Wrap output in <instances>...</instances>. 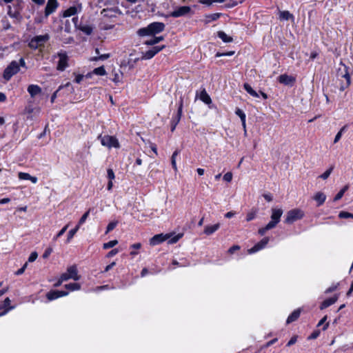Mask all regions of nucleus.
Wrapping results in <instances>:
<instances>
[{"label":"nucleus","mask_w":353,"mask_h":353,"mask_svg":"<svg viewBox=\"0 0 353 353\" xmlns=\"http://www.w3.org/2000/svg\"><path fill=\"white\" fill-rule=\"evenodd\" d=\"M110 57V54H103L99 57H95L91 59V61H97L98 60H105Z\"/></svg>","instance_id":"4c0bfd02"},{"label":"nucleus","mask_w":353,"mask_h":353,"mask_svg":"<svg viewBox=\"0 0 353 353\" xmlns=\"http://www.w3.org/2000/svg\"><path fill=\"white\" fill-rule=\"evenodd\" d=\"M165 24L161 22H153L147 27L138 30L137 34L140 37L152 36L163 32L165 29Z\"/></svg>","instance_id":"f257e3e1"},{"label":"nucleus","mask_w":353,"mask_h":353,"mask_svg":"<svg viewBox=\"0 0 353 353\" xmlns=\"http://www.w3.org/2000/svg\"><path fill=\"white\" fill-rule=\"evenodd\" d=\"M59 3L57 0H48L46 8H45V15L46 17L49 16L52 13H53L57 8H58Z\"/></svg>","instance_id":"ddd939ff"},{"label":"nucleus","mask_w":353,"mask_h":353,"mask_svg":"<svg viewBox=\"0 0 353 353\" xmlns=\"http://www.w3.org/2000/svg\"><path fill=\"white\" fill-rule=\"evenodd\" d=\"M68 228V225H65L58 233L57 234L54 236L53 240L57 241L58 238H59L61 236H62L65 231L67 230Z\"/></svg>","instance_id":"58836bf2"},{"label":"nucleus","mask_w":353,"mask_h":353,"mask_svg":"<svg viewBox=\"0 0 353 353\" xmlns=\"http://www.w3.org/2000/svg\"><path fill=\"white\" fill-rule=\"evenodd\" d=\"M338 300V296L337 295H335L334 297H332V298H330V299H327L326 300H325L321 305L320 306V309L321 310H324L325 308H327V307L332 305V304H334L336 301Z\"/></svg>","instance_id":"4be33fe9"},{"label":"nucleus","mask_w":353,"mask_h":353,"mask_svg":"<svg viewBox=\"0 0 353 353\" xmlns=\"http://www.w3.org/2000/svg\"><path fill=\"white\" fill-rule=\"evenodd\" d=\"M179 154V151L178 150H176L173 152L172 155V158H171V163H172V168H174V170L175 171H177V166H176V158L177 157V155Z\"/></svg>","instance_id":"72a5a7b5"},{"label":"nucleus","mask_w":353,"mask_h":353,"mask_svg":"<svg viewBox=\"0 0 353 353\" xmlns=\"http://www.w3.org/2000/svg\"><path fill=\"white\" fill-rule=\"evenodd\" d=\"M170 236H171V235L169 234H156V235H154L153 237H152L150 239V244L151 245H152V246L159 245V244L161 243L162 242L169 239Z\"/></svg>","instance_id":"9b49d317"},{"label":"nucleus","mask_w":353,"mask_h":353,"mask_svg":"<svg viewBox=\"0 0 353 353\" xmlns=\"http://www.w3.org/2000/svg\"><path fill=\"white\" fill-rule=\"evenodd\" d=\"M107 175L110 181H112L115 178L114 173L113 170L110 168L108 169Z\"/></svg>","instance_id":"3c124183"},{"label":"nucleus","mask_w":353,"mask_h":353,"mask_svg":"<svg viewBox=\"0 0 353 353\" xmlns=\"http://www.w3.org/2000/svg\"><path fill=\"white\" fill-rule=\"evenodd\" d=\"M304 216V212L300 209H293L288 212L285 222L291 224L294 221L302 219Z\"/></svg>","instance_id":"423d86ee"},{"label":"nucleus","mask_w":353,"mask_h":353,"mask_svg":"<svg viewBox=\"0 0 353 353\" xmlns=\"http://www.w3.org/2000/svg\"><path fill=\"white\" fill-rule=\"evenodd\" d=\"M343 68H339L337 76L338 77H343L345 78L346 80V83L344 84H342L340 87V90L343 91L345 89H346L351 83L350 77L347 72V67L345 65L341 64Z\"/></svg>","instance_id":"0eeeda50"},{"label":"nucleus","mask_w":353,"mask_h":353,"mask_svg":"<svg viewBox=\"0 0 353 353\" xmlns=\"http://www.w3.org/2000/svg\"><path fill=\"white\" fill-rule=\"evenodd\" d=\"M220 227L219 223H216L212 225H206L204 229V233L206 235H210L214 233Z\"/></svg>","instance_id":"5701e85b"},{"label":"nucleus","mask_w":353,"mask_h":353,"mask_svg":"<svg viewBox=\"0 0 353 353\" xmlns=\"http://www.w3.org/2000/svg\"><path fill=\"white\" fill-rule=\"evenodd\" d=\"M98 139L101 140V143L102 145L108 147L109 148H119L120 146L117 139L115 138L114 137L109 135H100L99 136Z\"/></svg>","instance_id":"20e7f679"},{"label":"nucleus","mask_w":353,"mask_h":353,"mask_svg":"<svg viewBox=\"0 0 353 353\" xmlns=\"http://www.w3.org/2000/svg\"><path fill=\"white\" fill-rule=\"evenodd\" d=\"M68 294L66 291L51 290L47 293L46 297L49 301L57 299L59 297L65 296Z\"/></svg>","instance_id":"2eb2a0df"},{"label":"nucleus","mask_w":353,"mask_h":353,"mask_svg":"<svg viewBox=\"0 0 353 353\" xmlns=\"http://www.w3.org/2000/svg\"><path fill=\"white\" fill-rule=\"evenodd\" d=\"M19 178L22 180H29L30 174L26 172H19Z\"/></svg>","instance_id":"49530a36"},{"label":"nucleus","mask_w":353,"mask_h":353,"mask_svg":"<svg viewBox=\"0 0 353 353\" xmlns=\"http://www.w3.org/2000/svg\"><path fill=\"white\" fill-rule=\"evenodd\" d=\"M117 221H112V222H110L108 226H107V229H106V232L105 233H108L110 232V231H112V230H114L116 226L117 225Z\"/></svg>","instance_id":"a19ab883"},{"label":"nucleus","mask_w":353,"mask_h":353,"mask_svg":"<svg viewBox=\"0 0 353 353\" xmlns=\"http://www.w3.org/2000/svg\"><path fill=\"white\" fill-rule=\"evenodd\" d=\"M345 128V127H343L340 130V131L336 134L334 140V143H337L340 140V139L341 138V136H342V133L344 131Z\"/></svg>","instance_id":"a18cd8bd"},{"label":"nucleus","mask_w":353,"mask_h":353,"mask_svg":"<svg viewBox=\"0 0 353 353\" xmlns=\"http://www.w3.org/2000/svg\"><path fill=\"white\" fill-rule=\"evenodd\" d=\"M296 340H297L296 336L292 337L290 339V340L288 341L287 346H291V345H294L296 342Z\"/></svg>","instance_id":"680f3d73"},{"label":"nucleus","mask_w":353,"mask_h":353,"mask_svg":"<svg viewBox=\"0 0 353 353\" xmlns=\"http://www.w3.org/2000/svg\"><path fill=\"white\" fill-rule=\"evenodd\" d=\"M57 57L59 58L57 69L59 71H63L68 66V56L65 52H59Z\"/></svg>","instance_id":"6e6552de"},{"label":"nucleus","mask_w":353,"mask_h":353,"mask_svg":"<svg viewBox=\"0 0 353 353\" xmlns=\"http://www.w3.org/2000/svg\"><path fill=\"white\" fill-rule=\"evenodd\" d=\"M313 199L317 202V206H320L325 201L326 195L322 192H318L314 195Z\"/></svg>","instance_id":"aec40b11"},{"label":"nucleus","mask_w":353,"mask_h":353,"mask_svg":"<svg viewBox=\"0 0 353 353\" xmlns=\"http://www.w3.org/2000/svg\"><path fill=\"white\" fill-rule=\"evenodd\" d=\"M117 243H118V241L117 240H112V241H109L108 243H104L103 245V249L107 250V249L113 248Z\"/></svg>","instance_id":"f704fd0d"},{"label":"nucleus","mask_w":353,"mask_h":353,"mask_svg":"<svg viewBox=\"0 0 353 353\" xmlns=\"http://www.w3.org/2000/svg\"><path fill=\"white\" fill-rule=\"evenodd\" d=\"M163 39H164V37L163 36L155 37L153 39L145 41L144 43L147 46H153L154 44L159 43L160 41H163Z\"/></svg>","instance_id":"cd10ccee"},{"label":"nucleus","mask_w":353,"mask_h":353,"mask_svg":"<svg viewBox=\"0 0 353 353\" xmlns=\"http://www.w3.org/2000/svg\"><path fill=\"white\" fill-rule=\"evenodd\" d=\"M92 72H93V74L99 75V76H104L105 74H106V71L103 66H101V67L94 69Z\"/></svg>","instance_id":"473e14b6"},{"label":"nucleus","mask_w":353,"mask_h":353,"mask_svg":"<svg viewBox=\"0 0 353 353\" xmlns=\"http://www.w3.org/2000/svg\"><path fill=\"white\" fill-rule=\"evenodd\" d=\"M81 30L88 35L90 34L92 32V28L89 26H84L81 28Z\"/></svg>","instance_id":"37998d69"},{"label":"nucleus","mask_w":353,"mask_h":353,"mask_svg":"<svg viewBox=\"0 0 353 353\" xmlns=\"http://www.w3.org/2000/svg\"><path fill=\"white\" fill-rule=\"evenodd\" d=\"M263 197L268 202L272 201V195L270 193L264 194Z\"/></svg>","instance_id":"0e129e2a"},{"label":"nucleus","mask_w":353,"mask_h":353,"mask_svg":"<svg viewBox=\"0 0 353 353\" xmlns=\"http://www.w3.org/2000/svg\"><path fill=\"white\" fill-rule=\"evenodd\" d=\"M49 39L50 37L48 34L36 36L30 40L29 42V46L32 49H37L38 48L44 46Z\"/></svg>","instance_id":"39448f33"},{"label":"nucleus","mask_w":353,"mask_h":353,"mask_svg":"<svg viewBox=\"0 0 353 353\" xmlns=\"http://www.w3.org/2000/svg\"><path fill=\"white\" fill-rule=\"evenodd\" d=\"M235 114L240 117L241 121H244V119H246L245 114L239 108L236 110Z\"/></svg>","instance_id":"79ce46f5"},{"label":"nucleus","mask_w":353,"mask_h":353,"mask_svg":"<svg viewBox=\"0 0 353 353\" xmlns=\"http://www.w3.org/2000/svg\"><path fill=\"white\" fill-rule=\"evenodd\" d=\"M27 90L31 97H34L36 95L41 92V88L39 85L34 84L28 85Z\"/></svg>","instance_id":"a211bd4d"},{"label":"nucleus","mask_w":353,"mask_h":353,"mask_svg":"<svg viewBox=\"0 0 353 353\" xmlns=\"http://www.w3.org/2000/svg\"><path fill=\"white\" fill-rule=\"evenodd\" d=\"M27 265H28V263H26L23 265V267H22V268H21L20 269H19V270L16 272V273H15V274H16L17 275H21V274H22L24 272V271H25L26 268H27Z\"/></svg>","instance_id":"6e6d98bb"},{"label":"nucleus","mask_w":353,"mask_h":353,"mask_svg":"<svg viewBox=\"0 0 353 353\" xmlns=\"http://www.w3.org/2000/svg\"><path fill=\"white\" fill-rule=\"evenodd\" d=\"M277 225V223H276V221H270L266 225H265V230H271L274 228L276 227V225Z\"/></svg>","instance_id":"de8ad7c7"},{"label":"nucleus","mask_w":353,"mask_h":353,"mask_svg":"<svg viewBox=\"0 0 353 353\" xmlns=\"http://www.w3.org/2000/svg\"><path fill=\"white\" fill-rule=\"evenodd\" d=\"M217 35L225 43H230V42L233 41L232 37L228 35L223 31H219L217 32Z\"/></svg>","instance_id":"393cba45"},{"label":"nucleus","mask_w":353,"mask_h":353,"mask_svg":"<svg viewBox=\"0 0 353 353\" xmlns=\"http://www.w3.org/2000/svg\"><path fill=\"white\" fill-rule=\"evenodd\" d=\"M82 10V4L81 3H78L76 5L70 7L67 10L63 12V16L64 17H69L74 16Z\"/></svg>","instance_id":"1a4fd4ad"},{"label":"nucleus","mask_w":353,"mask_h":353,"mask_svg":"<svg viewBox=\"0 0 353 353\" xmlns=\"http://www.w3.org/2000/svg\"><path fill=\"white\" fill-rule=\"evenodd\" d=\"M61 88H62V87H61V86H60V87L59 88V89H58L57 91H55V92L52 94V96H51V99H50V101H51V102H52V103H54V101H55L56 98L57 97V93H58V92L61 89Z\"/></svg>","instance_id":"4d7b16f0"},{"label":"nucleus","mask_w":353,"mask_h":353,"mask_svg":"<svg viewBox=\"0 0 353 353\" xmlns=\"http://www.w3.org/2000/svg\"><path fill=\"white\" fill-rule=\"evenodd\" d=\"M165 48V46H154L152 49L146 51L143 53V56L141 57L142 59L148 60L154 57L158 52L162 50Z\"/></svg>","instance_id":"f8f14e48"},{"label":"nucleus","mask_w":353,"mask_h":353,"mask_svg":"<svg viewBox=\"0 0 353 353\" xmlns=\"http://www.w3.org/2000/svg\"><path fill=\"white\" fill-rule=\"evenodd\" d=\"M10 303H11V301L9 298L5 299L3 303L1 305H0V310L6 309L7 307H11Z\"/></svg>","instance_id":"ea45409f"},{"label":"nucleus","mask_w":353,"mask_h":353,"mask_svg":"<svg viewBox=\"0 0 353 353\" xmlns=\"http://www.w3.org/2000/svg\"><path fill=\"white\" fill-rule=\"evenodd\" d=\"M83 79V74H77L75 77L74 81L77 83H79Z\"/></svg>","instance_id":"e2e57ef3"},{"label":"nucleus","mask_w":353,"mask_h":353,"mask_svg":"<svg viewBox=\"0 0 353 353\" xmlns=\"http://www.w3.org/2000/svg\"><path fill=\"white\" fill-rule=\"evenodd\" d=\"M232 179V173L230 172H227L223 176V180L226 182H230Z\"/></svg>","instance_id":"8fccbe9b"},{"label":"nucleus","mask_w":353,"mask_h":353,"mask_svg":"<svg viewBox=\"0 0 353 353\" xmlns=\"http://www.w3.org/2000/svg\"><path fill=\"white\" fill-rule=\"evenodd\" d=\"M80 228V226L77 225V226L70 230L68 233V236H67V241H66V243H70V241L72 240V239L74 237V236L76 234V233L77 232V231L79 230Z\"/></svg>","instance_id":"c85d7f7f"},{"label":"nucleus","mask_w":353,"mask_h":353,"mask_svg":"<svg viewBox=\"0 0 353 353\" xmlns=\"http://www.w3.org/2000/svg\"><path fill=\"white\" fill-rule=\"evenodd\" d=\"M279 19L283 21H288L291 20L292 21H294V17L293 14H292L289 11H279Z\"/></svg>","instance_id":"412c9836"},{"label":"nucleus","mask_w":353,"mask_h":353,"mask_svg":"<svg viewBox=\"0 0 353 353\" xmlns=\"http://www.w3.org/2000/svg\"><path fill=\"white\" fill-rule=\"evenodd\" d=\"M334 165H331L327 170H326L319 177L322 179H323V180H326L330 176L331 173L332 172V171L334 170Z\"/></svg>","instance_id":"7c9ffc66"},{"label":"nucleus","mask_w":353,"mask_h":353,"mask_svg":"<svg viewBox=\"0 0 353 353\" xmlns=\"http://www.w3.org/2000/svg\"><path fill=\"white\" fill-rule=\"evenodd\" d=\"M348 189V186L347 185H345L344 186L337 194L336 195L334 196V201H337L339 200H340L343 196L344 195L345 192Z\"/></svg>","instance_id":"2f4dec72"},{"label":"nucleus","mask_w":353,"mask_h":353,"mask_svg":"<svg viewBox=\"0 0 353 353\" xmlns=\"http://www.w3.org/2000/svg\"><path fill=\"white\" fill-rule=\"evenodd\" d=\"M38 256V254L36 252H33L30 254L29 258H28V262H33L34 261Z\"/></svg>","instance_id":"603ef678"},{"label":"nucleus","mask_w":353,"mask_h":353,"mask_svg":"<svg viewBox=\"0 0 353 353\" xmlns=\"http://www.w3.org/2000/svg\"><path fill=\"white\" fill-rule=\"evenodd\" d=\"M8 14L12 18H16L17 14L16 12H13L12 10V8L10 6H8Z\"/></svg>","instance_id":"5fc2aeb1"},{"label":"nucleus","mask_w":353,"mask_h":353,"mask_svg":"<svg viewBox=\"0 0 353 353\" xmlns=\"http://www.w3.org/2000/svg\"><path fill=\"white\" fill-rule=\"evenodd\" d=\"M81 276L78 274V270L76 265H72L67 268V271L61 274V281H68L73 279L74 281H79Z\"/></svg>","instance_id":"7ed1b4c3"},{"label":"nucleus","mask_w":353,"mask_h":353,"mask_svg":"<svg viewBox=\"0 0 353 353\" xmlns=\"http://www.w3.org/2000/svg\"><path fill=\"white\" fill-rule=\"evenodd\" d=\"M26 67V62L23 58L19 61H12L4 70L3 77L6 81H9L12 76L16 74L20 70V67Z\"/></svg>","instance_id":"f03ea898"},{"label":"nucleus","mask_w":353,"mask_h":353,"mask_svg":"<svg viewBox=\"0 0 353 353\" xmlns=\"http://www.w3.org/2000/svg\"><path fill=\"white\" fill-rule=\"evenodd\" d=\"M118 250L117 249H113L111 251H110L108 254H107V256L108 257H112L114 255H116L117 253H118Z\"/></svg>","instance_id":"052dcab7"},{"label":"nucleus","mask_w":353,"mask_h":353,"mask_svg":"<svg viewBox=\"0 0 353 353\" xmlns=\"http://www.w3.org/2000/svg\"><path fill=\"white\" fill-rule=\"evenodd\" d=\"M244 89L249 93L251 96L255 98L259 97V94L251 87V85L248 83H244L243 85Z\"/></svg>","instance_id":"bb28decb"},{"label":"nucleus","mask_w":353,"mask_h":353,"mask_svg":"<svg viewBox=\"0 0 353 353\" xmlns=\"http://www.w3.org/2000/svg\"><path fill=\"white\" fill-rule=\"evenodd\" d=\"M191 11V8L190 6H181L176 8L172 13L170 16L172 17H180L183 16H186Z\"/></svg>","instance_id":"9d476101"},{"label":"nucleus","mask_w":353,"mask_h":353,"mask_svg":"<svg viewBox=\"0 0 353 353\" xmlns=\"http://www.w3.org/2000/svg\"><path fill=\"white\" fill-rule=\"evenodd\" d=\"M182 109H183V99H181L180 104L178 108V112L176 119L172 121V128L171 130L174 131L176 125L179 122L181 115H182Z\"/></svg>","instance_id":"f3484780"},{"label":"nucleus","mask_w":353,"mask_h":353,"mask_svg":"<svg viewBox=\"0 0 353 353\" xmlns=\"http://www.w3.org/2000/svg\"><path fill=\"white\" fill-rule=\"evenodd\" d=\"M199 99L205 103L210 104L212 102L210 95L207 93L206 90L203 89L199 96Z\"/></svg>","instance_id":"b1692460"},{"label":"nucleus","mask_w":353,"mask_h":353,"mask_svg":"<svg viewBox=\"0 0 353 353\" xmlns=\"http://www.w3.org/2000/svg\"><path fill=\"white\" fill-rule=\"evenodd\" d=\"M278 81L280 83L292 86L295 82V78L292 76L283 74L278 77Z\"/></svg>","instance_id":"dca6fc26"},{"label":"nucleus","mask_w":353,"mask_h":353,"mask_svg":"<svg viewBox=\"0 0 353 353\" xmlns=\"http://www.w3.org/2000/svg\"><path fill=\"white\" fill-rule=\"evenodd\" d=\"M14 308V307H9L4 309V310L0 313V317L3 315H6L10 310H11Z\"/></svg>","instance_id":"338daca9"},{"label":"nucleus","mask_w":353,"mask_h":353,"mask_svg":"<svg viewBox=\"0 0 353 353\" xmlns=\"http://www.w3.org/2000/svg\"><path fill=\"white\" fill-rule=\"evenodd\" d=\"M239 249L240 247L239 245H233L228 250V252L233 254L235 251L239 250Z\"/></svg>","instance_id":"bf43d9fd"},{"label":"nucleus","mask_w":353,"mask_h":353,"mask_svg":"<svg viewBox=\"0 0 353 353\" xmlns=\"http://www.w3.org/2000/svg\"><path fill=\"white\" fill-rule=\"evenodd\" d=\"M120 77H121L120 74L117 72H115L112 80H113V81L117 83V82L120 81Z\"/></svg>","instance_id":"774afa93"},{"label":"nucleus","mask_w":353,"mask_h":353,"mask_svg":"<svg viewBox=\"0 0 353 353\" xmlns=\"http://www.w3.org/2000/svg\"><path fill=\"white\" fill-rule=\"evenodd\" d=\"M234 54V51H229L224 53L217 52L216 54V57H224V56H232Z\"/></svg>","instance_id":"09e8293b"},{"label":"nucleus","mask_w":353,"mask_h":353,"mask_svg":"<svg viewBox=\"0 0 353 353\" xmlns=\"http://www.w3.org/2000/svg\"><path fill=\"white\" fill-rule=\"evenodd\" d=\"M338 285V283L332 285L325 290V293H330L334 291L337 288Z\"/></svg>","instance_id":"13d9d810"},{"label":"nucleus","mask_w":353,"mask_h":353,"mask_svg":"<svg viewBox=\"0 0 353 353\" xmlns=\"http://www.w3.org/2000/svg\"><path fill=\"white\" fill-rule=\"evenodd\" d=\"M283 214V210L281 209L272 208L271 220L276 221L278 223L280 221V219Z\"/></svg>","instance_id":"6ab92c4d"},{"label":"nucleus","mask_w":353,"mask_h":353,"mask_svg":"<svg viewBox=\"0 0 353 353\" xmlns=\"http://www.w3.org/2000/svg\"><path fill=\"white\" fill-rule=\"evenodd\" d=\"M300 310H294L287 319L286 323L288 324L296 321L300 316Z\"/></svg>","instance_id":"a878e982"},{"label":"nucleus","mask_w":353,"mask_h":353,"mask_svg":"<svg viewBox=\"0 0 353 353\" xmlns=\"http://www.w3.org/2000/svg\"><path fill=\"white\" fill-rule=\"evenodd\" d=\"M64 287L65 289H67L70 291H76V290H79L81 289V285L77 283L65 284L64 285Z\"/></svg>","instance_id":"c756f323"},{"label":"nucleus","mask_w":353,"mask_h":353,"mask_svg":"<svg viewBox=\"0 0 353 353\" xmlns=\"http://www.w3.org/2000/svg\"><path fill=\"white\" fill-rule=\"evenodd\" d=\"M269 238L265 237L262 240H261L258 243H256L254 246L248 250L249 254H254L263 248H264L267 244L268 243Z\"/></svg>","instance_id":"4468645a"},{"label":"nucleus","mask_w":353,"mask_h":353,"mask_svg":"<svg viewBox=\"0 0 353 353\" xmlns=\"http://www.w3.org/2000/svg\"><path fill=\"white\" fill-rule=\"evenodd\" d=\"M182 234H179L174 236H173L172 238H170L169 239V243H176L181 237H182Z\"/></svg>","instance_id":"c03bdc74"},{"label":"nucleus","mask_w":353,"mask_h":353,"mask_svg":"<svg viewBox=\"0 0 353 353\" xmlns=\"http://www.w3.org/2000/svg\"><path fill=\"white\" fill-rule=\"evenodd\" d=\"M256 212H250L247 214L246 220L247 221H250L255 218Z\"/></svg>","instance_id":"864d4df0"},{"label":"nucleus","mask_w":353,"mask_h":353,"mask_svg":"<svg viewBox=\"0 0 353 353\" xmlns=\"http://www.w3.org/2000/svg\"><path fill=\"white\" fill-rule=\"evenodd\" d=\"M339 216L341 219L353 218V214L345 211H341L339 212Z\"/></svg>","instance_id":"e433bc0d"},{"label":"nucleus","mask_w":353,"mask_h":353,"mask_svg":"<svg viewBox=\"0 0 353 353\" xmlns=\"http://www.w3.org/2000/svg\"><path fill=\"white\" fill-rule=\"evenodd\" d=\"M14 308V307H9L4 309V310L0 313V317L3 315H6L10 310H11Z\"/></svg>","instance_id":"69168bd1"},{"label":"nucleus","mask_w":353,"mask_h":353,"mask_svg":"<svg viewBox=\"0 0 353 353\" xmlns=\"http://www.w3.org/2000/svg\"><path fill=\"white\" fill-rule=\"evenodd\" d=\"M90 209H89L86 212H85L83 216L81 217V219L79 221L78 225L81 226L82 224H83L86 219H88L89 214H90Z\"/></svg>","instance_id":"c9c22d12"}]
</instances>
